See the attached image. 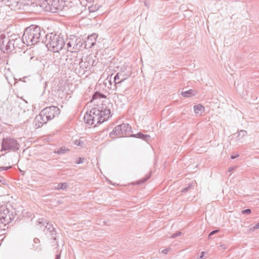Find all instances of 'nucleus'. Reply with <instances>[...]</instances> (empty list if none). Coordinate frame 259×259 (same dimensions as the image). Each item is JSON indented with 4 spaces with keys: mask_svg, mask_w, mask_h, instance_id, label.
<instances>
[{
    "mask_svg": "<svg viewBox=\"0 0 259 259\" xmlns=\"http://www.w3.org/2000/svg\"><path fill=\"white\" fill-rule=\"evenodd\" d=\"M169 249H170L169 248H166V249H163L161 251V253L163 254H166L168 253V252L169 251Z\"/></svg>",
    "mask_w": 259,
    "mask_h": 259,
    "instance_id": "obj_36",
    "label": "nucleus"
},
{
    "mask_svg": "<svg viewBox=\"0 0 259 259\" xmlns=\"http://www.w3.org/2000/svg\"><path fill=\"white\" fill-rule=\"evenodd\" d=\"M1 146V151L16 152L19 150L20 147V144L18 141L11 137L3 138Z\"/></svg>",
    "mask_w": 259,
    "mask_h": 259,
    "instance_id": "obj_6",
    "label": "nucleus"
},
{
    "mask_svg": "<svg viewBox=\"0 0 259 259\" xmlns=\"http://www.w3.org/2000/svg\"><path fill=\"white\" fill-rule=\"evenodd\" d=\"M45 227L49 232L52 231L53 232L54 230L55 229L52 224H49L48 223H47V225L45 226Z\"/></svg>",
    "mask_w": 259,
    "mask_h": 259,
    "instance_id": "obj_26",
    "label": "nucleus"
},
{
    "mask_svg": "<svg viewBox=\"0 0 259 259\" xmlns=\"http://www.w3.org/2000/svg\"><path fill=\"white\" fill-rule=\"evenodd\" d=\"M131 137L139 138L147 142L151 139V137L149 135L144 134L141 132H139L136 134H132L131 135Z\"/></svg>",
    "mask_w": 259,
    "mask_h": 259,
    "instance_id": "obj_15",
    "label": "nucleus"
},
{
    "mask_svg": "<svg viewBox=\"0 0 259 259\" xmlns=\"http://www.w3.org/2000/svg\"><path fill=\"white\" fill-rule=\"evenodd\" d=\"M247 134V132L244 130H241L239 132V136H241L242 137L245 136Z\"/></svg>",
    "mask_w": 259,
    "mask_h": 259,
    "instance_id": "obj_34",
    "label": "nucleus"
},
{
    "mask_svg": "<svg viewBox=\"0 0 259 259\" xmlns=\"http://www.w3.org/2000/svg\"><path fill=\"white\" fill-rule=\"evenodd\" d=\"M121 79V77L120 76L119 72H118L114 77V85L115 87L116 88H117V87H119L121 84H118L117 83L119 80Z\"/></svg>",
    "mask_w": 259,
    "mask_h": 259,
    "instance_id": "obj_22",
    "label": "nucleus"
},
{
    "mask_svg": "<svg viewBox=\"0 0 259 259\" xmlns=\"http://www.w3.org/2000/svg\"><path fill=\"white\" fill-rule=\"evenodd\" d=\"M238 156H239L238 154L232 155L231 156V158L232 159H235L236 158L238 157Z\"/></svg>",
    "mask_w": 259,
    "mask_h": 259,
    "instance_id": "obj_40",
    "label": "nucleus"
},
{
    "mask_svg": "<svg viewBox=\"0 0 259 259\" xmlns=\"http://www.w3.org/2000/svg\"><path fill=\"white\" fill-rule=\"evenodd\" d=\"M194 111L196 114H201L202 111H204L205 108L201 104H198L194 106Z\"/></svg>",
    "mask_w": 259,
    "mask_h": 259,
    "instance_id": "obj_20",
    "label": "nucleus"
},
{
    "mask_svg": "<svg viewBox=\"0 0 259 259\" xmlns=\"http://www.w3.org/2000/svg\"><path fill=\"white\" fill-rule=\"evenodd\" d=\"M0 228H1V230H2L3 228H2V226H0ZM5 228H3V230H5Z\"/></svg>",
    "mask_w": 259,
    "mask_h": 259,
    "instance_id": "obj_47",
    "label": "nucleus"
},
{
    "mask_svg": "<svg viewBox=\"0 0 259 259\" xmlns=\"http://www.w3.org/2000/svg\"><path fill=\"white\" fill-rule=\"evenodd\" d=\"M42 42L46 45L49 50L54 53H58L62 50L65 44L61 34L53 32L46 34Z\"/></svg>",
    "mask_w": 259,
    "mask_h": 259,
    "instance_id": "obj_2",
    "label": "nucleus"
},
{
    "mask_svg": "<svg viewBox=\"0 0 259 259\" xmlns=\"http://www.w3.org/2000/svg\"><path fill=\"white\" fill-rule=\"evenodd\" d=\"M69 149L66 148L65 146L61 147L59 150L57 151H55V153L58 154H63L65 153L67 151H68Z\"/></svg>",
    "mask_w": 259,
    "mask_h": 259,
    "instance_id": "obj_25",
    "label": "nucleus"
},
{
    "mask_svg": "<svg viewBox=\"0 0 259 259\" xmlns=\"http://www.w3.org/2000/svg\"><path fill=\"white\" fill-rule=\"evenodd\" d=\"M66 45L67 51L71 52H73V50L75 52L81 50L83 47L82 39L80 38H71L69 41L67 42Z\"/></svg>",
    "mask_w": 259,
    "mask_h": 259,
    "instance_id": "obj_8",
    "label": "nucleus"
},
{
    "mask_svg": "<svg viewBox=\"0 0 259 259\" xmlns=\"http://www.w3.org/2000/svg\"><path fill=\"white\" fill-rule=\"evenodd\" d=\"M59 3V0H45L42 6L45 11L55 13L60 9V5Z\"/></svg>",
    "mask_w": 259,
    "mask_h": 259,
    "instance_id": "obj_9",
    "label": "nucleus"
},
{
    "mask_svg": "<svg viewBox=\"0 0 259 259\" xmlns=\"http://www.w3.org/2000/svg\"><path fill=\"white\" fill-rule=\"evenodd\" d=\"M5 38V35L4 34H1L0 35V42H1L0 49L2 51H3L4 52L5 51H6V50H5V48H6V45H5V40H4Z\"/></svg>",
    "mask_w": 259,
    "mask_h": 259,
    "instance_id": "obj_21",
    "label": "nucleus"
},
{
    "mask_svg": "<svg viewBox=\"0 0 259 259\" xmlns=\"http://www.w3.org/2000/svg\"><path fill=\"white\" fill-rule=\"evenodd\" d=\"M259 229V222L256 224L253 227L250 229L251 230L254 231L256 229Z\"/></svg>",
    "mask_w": 259,
    "mask_h": 259,
    "instance_id": "obj_35",
    "label": "nucleus"
},
{
    "mask_svg": "<svg viewBox=\"0 0 259 259\" xmlns=\"http://www.w3.org/2000/svg\"><path fill=\"white\" fill-rule=\"evenodd\" d=\"M39 247V245H34L33 246V247L35 248V249H40Z\"/></svg>",
    "mask_w": 259,
    "mask_h": 259,
    "instance_id": "obj_43",
    "label": "nucleus"
},
{
    "mask_svg": "<svg viewBox=\"0 0 259 259\" xmlns=\"http://www.w3.org/2000/svg\"><path fill=\"white\" fill-rule=\"evenodd\" d=\"M181 95L185 98L191 97L196 95V92L193 90L190 89L188 91H182Z\"/></svg>",
    "mask_w": 259,
    "mask_h": 259,
    "instance_id": "obj_17",
    "label": "nucleus"
},
{
    "mask_svg": "<svg viewBox=\"0 0 259 259\" xmlns=\"http://www.w3.org/2000/svg\"><path fill=\"white\" fill-rule=\"evenodd\" d=\"M233 168H233V167H230V168H229V169H228V171H229V172L231 171L232 170H233Z\"/></svg>",
    "mask_w": 259,
    "mask_h": 259,
    "instance_id": "obj_44",
    "label": "nucleus"
},
{
    "mask_svg": "<svg viewBox=\"0 0 259 259\" xmlns=\"http://www.w3.org/2000/svg\"><path fill=\"white\" fill-rule=\"evenodd\" d=\"M150 175H149V176L147 177L146 178H144L143 180H142L141 183H144L145 182L147 181L150 178Z\"/></svg>",
    "mask_w": 259,
    "mask_h": 259,
    "instance_id": "obj_38",
    "label": "nucleus"
},
{
    "mask_svg": "<svg viewBox=\"0 0 259 259\" xmlns=\"http://www.w3.org/2000/svg\"><path fill=\"white\" fill-rule=\"evenodd\" d=\"M120 76L121 77V79L118 81L117 83L118 84H121L122 82H123L125 80H126L127 78L130 77L131 75V72H124V71H121L119 72Z\"/></svg>",
    "mask_w": 259,
    "mask_h": 259,
    "instance_id": "obj_19",
    "label": "nucleus"
},
{
    "mask_svg": "<svg viewBox=\"0 0 259 259\" xmlns=\"http://www.w3.org/2000/svg\"><path fill=\"white\" fill-rule=\"evenodd\" d=\"M251 212V210L249 208H247V209H243L241 211V213L242 214H250Z\"/></svg>",
    "mask_w": 259,
    "mask_h": 259,
    "instance_id": "obj_31",
    "label": "nucleus"
},
{
    "mask_svg": "<svg viewBox=\"0 0 259 259\" xmlns=\"http://www.w3.org/2000/svg\"><path fill=\"white\" fill-rule=\"evenodd\" d=\"M61 255L60 254H57L55 256V259H60Z\"/></svg>",
    "mask_w": 259,
    "mask_h": 259,
    "instance_id": "obj_41",
    "label": "nucleus"
},
{
    "mask_svg": "<svg viewBox=\"0 0 259 259\" xmlns=\"http://www.w3.org/2000/svg\"><path fill=\"white\" fill-rule=\"evenodd\" d=\"M11 36H15L13 38L14 40L13 41L14 42L15 49H20L24 46V44H25V41L24 40V36H23V35H22V38H21L18 34H14L13 35H11Z\"/></svg>",
    "mask_w": 259,
    "mask_h": 259,
    "instance_id": "obj_12",
    "label": "nucleus"
},
{
    "mask_svg": "<svg viewBox=\"0 0 259 259\" xmlns=\"http://www.w3.org/2000/svg\"><path fill=\"white\" fill-rule=\"evenodd\" d=\"M12 168V166L0 167V171L5 170L7 171Z\"/></svg>",
    "mask_w": 259,
    "mask_h": 259,
    "instance_id": "obj_33",
    "label": "nucleus"
},
{
    "mask_svg": "<svg viewBox=\"0 0 259 259\" xmlns=\"http://www.w3.org/2000/svg\"><path fill=\"white\" fill-rule=\"evenodd\" d=\"M33 242L35 244H38L39 243V239L37 238H35L34 239H33Z\"/></svg>",
    "mask_w": 259,
    "mask_h": 259,
    "instance_id": "obj_39",
    "label": "nucleus"
},
{
    "mask_svg": "<svg viewBox=\"0 0 259 259\" xmlns=\"http://www.w3.org/2000/svg\"><path fill=\"white\" fill-rule=\"evenodd\" d=\"M109 83H110V85H111V82L110 80L109 81Z\"/></svg>",
    "mask_w": 259,
    "mask_h": 259,
    "instance_id": "obj_48",
    "label": "nucleus"
},
{
    "mask_svg": "<svg viewBox=\"0 0 259 259\" xmlns=\"http://www.w3.org/2000/svg\"><path fill=\"white\" fill-rule=\"evenodd\" d=\"M219 232H220V230L219 229H216V230H214L212 231L208 234V238L210 239L211 237L213 235H214V234H216V233H218Z\"/></svg>",
    "mask_w": 259,
    "mask_h": 259,
    "instance_id": "obj_29",
    "label": "nucleus"
},
{
    "mask_svg": "<svg viewBox=\"0 0 259 259\" xmlns=\"http://www.w3.org/2000/svg\"><path fill=\"white\" fill-rule=\"evenodd\" d=\"M74 144L76 146H77L78 147H83L84 145V142L80 140H76L74 141Z\"/></svg>",
    "mask_w": 259,
    "mask_h": 259,
    "instance_id": "obj_27",
    "label": "nucleus"
},
{
    "mask_svg": "<svg viewBox=\"0 0 259 259\" xmlns=\"http://www.w3.org/2000/svg\"><path fill=\"white\" fill-rule=\"evenodd\" d=\"M205 251H202L201 252V254H200V255L199 256V259H202L203 258L204 256V254H205Z\"/></svg>",
    "mask_w": 259,
    "mask_h": 259,
    "instance_id": "obj_37",
    "label": "nucleus"
},
{
    "mask_svg": "<svg viewBox=\"0 0 259 259\" xmlns=\"http://www.w3.org/2000/svg\"><path fill=\"white\" fill-rule=\"evenodd\" d=\"M111 104L109 103L108 105L105 104H101L95 105V106L91 110V113L92 116H94L97 120L95 126L98 124H100L104 121L107 120L110 117L111 110L110 107Z\"/></svg>",
    "mask_w": 259,
    "mask_h": 259,
    "instance_id": "obj_3",
    "label": "nucleus"
},
{
    "mask_svg": "<svg viewBox=\"0 0 259 259\" xmlns=\"http://www.w3.org/2000/svg\"><path fill=\"white\" fill-rule=\"evenodd\" d=\"M83 118L84 122L89 125H95L96 123H97V120L95 119L94 116H92L91 110L90 111H88L85 113Z\"/></svg>",
    "mask_w": 259,
    "mask_h": 259,
    "instance_id": "obj_13",
    "label": "nucleus"
},
{
    "mask_svg": "<svg viewBox=\"0 0 259 259\" xmlns=\"http://www.w3.org/2000/svg\"><path fill=\"white\" fill-rule=\"evenodd\" d=\"M105 98H106V96L105 95L101 93L99 91H96L92 95V102H93L95 100H97L98 99H105Z\"/></svg>",
    "mask_w": 259,
    "mask_h": 259,
    "instance_id": "obj_18",
    "label": "nucleus"
},
{
    "mask_svg": "<svg viewBox=\"0 0 259 259\" xmlns=\"http://www.w3.org/2000/svg\"><path fill=\"white\" fill-rule=\"evenodd\" d=\"M37 223L39 224L42 223V222H40V219L37 221Z\"/></svg>",
    "mask_w": 259,
    "mask_h": 259,
    "instance_id": "obj_46",
    "label": "nucleus"
},
{
    "mask_svg": "<svg viewBox=\"0 0 259 259\" xmlns=\"http://www.w3.org/2000/svg\"><path fill=\"white\" fill-rule=\"evenodd\" d=\"M68 185L67 183H61L58 184L57 187H56V189L58 190H65L68 187Z\"/></svg>",
    "mask_w": 259,
    "mask_h": 259,
    "instance_id": "obj_24",
    "label": "nucleus"
},
{
    "mask_svg": "<svg viewBox=\"0 0 259 259\" xmlns=\"http://www.w3.org/2000/svg\"><path fill=\"white\" fill-rule=\"evenodd\" d=\"M95 60L93 59L92 56H88L85 57V61H80L79 64L80 68L84 70L85 69H90L93 66H95Z\"/></svg>",
    "mask_w": 259,
    "mask_h": 259,
    "instance_id": "obj_11",
    "label": "nucleus"
},
{
    "mask_svg": "<svg viewBox=\"0 0 259 259\" xmlns=\"http://www.w3.org/2000/svg\"><path fill=\"white\" fill-rule=\"evenodd\" d=\"M221 246L222 247V248L226 249V247L224 246V245H222Z\"/></svg>",
    "mask_w": 259,
    "mask_h": 259,
    "instance_id": "obj_45",
    "label": "nucleus"
},
{
    "mask_svg": "<svg viewBox=\"0 0 259 259\" xmlns=\"http://www.w3.org/2000/svg\"><path fill=\"white\" fill-rule=\"evenodd\" d=\"M132 127L131 125L127 123H123L117 125L114 127L110 134V136L112 137L113 135L120 136L122 137H131L132 135Z\"/></svg>",
    "mask_w": 259,
    "mask_h": 259,
    "instance_id": "obj_7",
    "label": "nucleus"
},
{
    "mask_svg": "<svg viewBox=\"0 0 259 259\" xmlns=\"http://www.w3.org/2000/svg\"><path fill=\"white\" fill-rule=\"evenodd\" d=\"M181 234H182V232L181 231H178V232H176L175 233L171 235V238H174L176 237L180 236V235H181Z\"/></svg>",
    "mask_w": 259,
    "mask_h": 259,
    "instance_id": "obj_32",
    "label": "nucleus"
},
{
    "mask_svg": "<svg viewBox=\"0 0 259 259\" xmlns=\"http://www.w3.org/2000/svg\"><path fill=\"white\" fill-rule=\"evenodd\" d=\"M50 235L51 236L52 239L56 240V235L57 234L55 229L54 230V231L53 232H50Z\"/></svg>",
    "mask_w": 259,
    "mask_h": 259,
    "instance_id": "obj_28",
    "label": "nucleus"
},
{
    "mask_svg": "<svg viewBox=\"0 0 259 259\" xmlns=\"http://www.w3.org/2000/svg\"><path fill=\"white\" fill-rule=\"evenodd\" d=\"M15 103L23 112H25L26 110H29L27 109V102L24 99H17L15 101Z\"/></svg>",
    "mask_w": 259,
    "mask_h": 259,
    "instance_id": "obj_14",
    "label": "nucleus"
},
{
    "mask_svg": "<svg viewBox=\"0 0 259 259\" xmlns=\"http://www.w3.org/2000/svg\"><path fill=\"white\" fill-rule=\"evenodd\" d=\"M45 30L39 26L31 25L27 27L24 31L23 36L25 45L27 46L34 45L42 41V37H45Z\"/></svg>",
    "mask_w": 259,
    "mask_h": 259,
    "instance_id": "obj_1",
    "label": "nucleus"
},
{
    "mask_svg": "<svg viewBox=\"0 0 259 259\" xmlns=\"http://www.w3.org/2000/svg\"><path fill=\"white\" fill-rule=\"evenodd\" d=\"M144 5L147 7V8H149V6H150V4L147 3L146 2H144Z\"/></svg>",
    "mask_w": 259,
    "mask_h": 259,
    "instance_id": "obj_42",
    "label": "nucleus"
},
{
    "mask_svg": "<svg viewBox=\"0 0 259 259\" xmlns=\"http://www.w3.org/2000/svg\"><path fill=\"white\" fill-rule=\"evenodd\" d=\"M97 37L98 36L96 33H93L89 35L84 40L82 39L83 49H88L93 47L96 43Z\"/></svg>",
    "mask_w": 259,
    "mask_h": 259,
    "instance_id": "obj_10",
    "label": "nucleus"
},
{
    "mask_svg": "<svg viewBox=\"0 0 259 259\" xmlns=\"http://www.w3.org/2000/svg\"><path fill=\"white\" fill-rule=\"evenodd\" d=\"M0 210L3 211L0 213V224L5 227L15 219L16 211L13 208L10 209L5 207H1Z\"/></svg>",
    "mask_w": 259,
    "mask_h": 259,
    "instance_id": "obj_5",
    "label": "nucleus"
},
{
    "mask_svg": "<svg viewBox=\"0 0 259 259\" xmlns=\"http://www.w3.org/2000/svg\"><path fill=\"white\" fill-rule=\"evenodd\" d=\"M84 158H83V157H78L76 159V160L75 161V163H76L77 164L82 163L84 162Z\"/></svg>",
    "mask_w": 259,
    "mask_h": 259,
    "instance_id": "obj_30",
    "label": "nucleus"
},
{
    "mask_svg": "<svg viewBox=\"0 0 259 259\" xmlns=\"http://www.w3.org/2000/svg\"><path fill=\"white\" fill-rule=\"evenodd\" d=\"M15 36H10L9 40L6 44L5 50L7 52H12L14 49H15L14 42H13L14 40V37Z\"/></svg>",
    "mask_w": 259,
    "mask_h": 259,
    "instance_id": "obj_16",
    "label": "nucleus"
},
{
    "mask_svg": "<svg viewBox=\"0 0 259 259\" xmlns=\"http://www.w3.org/2000/svg\"><path fill=\"white\" fill-rule=\"evenodd\" d=\"M59 113L60 110L57 106H51L44 108L35 118V121L37 122L35 123V126H42L44 124L53 119Z\"/></svg>",
    "mask_w": 259,
    "mask_h": 259,
    "instance_id": "obj_4",
    "label": "nucleus"
},
{
    "mask_svg": "<svg viewBox=\"0 0 259 259\" xmlns=\"http://www.w3.org/2000/svg\"><path fill=\"white\" fill-rule=\"evenodd\" d=\"M194 187H195V183L192 182V183L189 184L186 187L183 188L181 190V192L182 193H185L187 192L190 189H191V188L194 189Z\"/></svg>",
    "mask_w": 259,
    "mask_h": 259,
    "instance_id": "obj_23",
    "label": "nucleus"
}]
</instances>
